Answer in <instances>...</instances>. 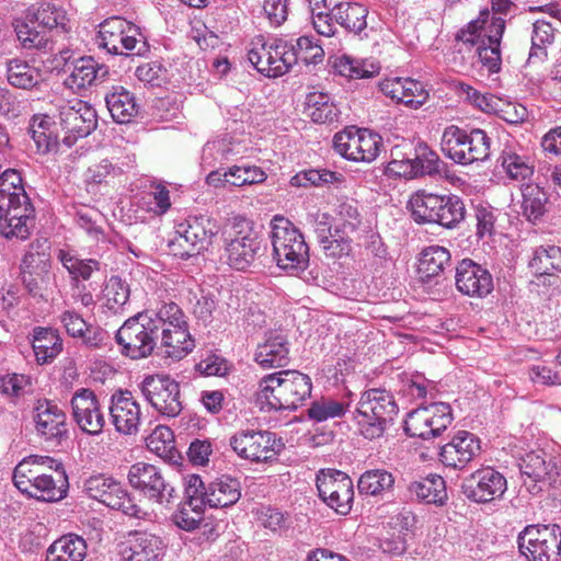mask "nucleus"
Here are the masks:
<instances>
[{
	"instance_id": "nucleus-47",
	"label": "nucleus",
	"mask_w": 561,
	"mask_h": 561,
	"mask_svg": "<svg viewBox=\"0 0 561 561\" xmlns=\"http://www.w3.org/2000/svg\"><path fill=\"white\" fill-rule=\"evenodd\" d=\"M413 170L409 179L422 175H435L442 172L443 161L438 154L433 151L425 142H417L413 147Z\"/></svg>"
},
{
	"instance_id": "nucleus-60",
	"label": "nucleus",
	"mask_w": 561,
	"mask_h": 561,
	"mask_svg": "<svg viewBox=\"0 0 561 561\" xmlns=\"http://www.w3.org/2000/svg\"><path fill=\"white\" fill-rule=\"evenodd\" d=\"M37 24L28 16L27 22L18 23L15 33L21 45L25 49H44L47 47L49 39L46 31L37 30Z\"/></svg>"
},
{
	"instance_id": "nucleus-44",
	"label": "nucleus",
	"mask_w": 561,
	"mask_h": 561,
	"mask_svg": "<svg viewBox=\"0 0 561 561\" xmlns=\"http://www.w3.org/2000/svg\"><path fill=\"white\" fill-rule=\"evenodd\" d=\"M499 160L507 178L512 181L524 183L534 174V164L529 158L518 153L512 147H505Z\"/></svg>"
},
{
	"instance_id": "nucleus-31",
	"label": "nucleus",
	"mask_w": 561,
	"mask_h": 561,
	"mask_svg": "<svg viewBox=\"0 0 561 561\" xmlns=\"http://www.w3.org/2000/svg\"><path fill=\"white\" fill-rule=\"evenodd\" d=\"M404 497L409 501L424 502L443 506L448 500L446 482L438 474H428L407 483Z\"/></svg>"
},
{
	"instance_id": "nucleus-59",
	"label": "nucleus",
	"mask_w": 561,
	"mask_h": 561,
	"mask_svg": "<svg viewBox=\"0 0 561 561\" xmlns=\"http://www.w3.org/2000/svg\"><path fill=\"white\" fill-rule=\"evenodd\" d=\"M341 179L342 174L337 172H333L327 169H309L300 171L299 173L294 175L290 179V184L297 187H321L328 184L340 182Z\"/></svg>"
},
{
	"instance_id": "nucleus-10",
	"label": "nucleus",
	"mask_w": 561,
	"mask_h": 561,
	"mask_svg": "<svg viewBox=\"0 0 561 561\" xmlns=\"http://www.w3.org/2000/svg\"><path fill=\"white\" fill-rule=\"evenodd\" d=\"M485 21H472L467 28L457 33V39L463 44L477 46L476 54L479 61L490 73L501 69L500 41L505 30V20L493 18L489 26V33H483L482 23Z\"/></svg>"
},
{
	"instance_id": "nucleus-2",
	"label": "nucleus",
	"mask_w": 561,
	"mask_h": 561,
	"mask_svg": "<svg viewBox=\"0 0 561 561\" xmlns=\"http://www.w3.org/2000/svg\"><path fill=\"white\" fill-rule=\"evenodd\" d=\"M399 407L393 394L382 388L364 391L357 402L354 420L367 439L381 437L393 425Z\"/></svg>"
},
{
	"instance_id": "nucleus-15",
	"label": "nucleus",
	"mask_w": 561,
	"mask_h": 561,
	"mask_svg": "<svg viewBox=\"0 0 561 561\" xmlns=\"http://www.w3.org/2000/svg\"><path fill=\"white\" fill-rule=\"evenodd\" d=\"M84 490L91 499L122 511L125 515L142 518L146 513L135 503L121 482L104 474L92 476L84 482Z\"/></svg>"
},
{
	"instance_id": "nucleus-1",
	"label": "nucleus",
	"mask_w": 561,
	"mask_h": 561,
	"mask_svg": "<svg viewBox=\"0 0 561 561\" xmlns=\"http://www.w3.org/2000/svg\"><path fill=\"white\" fill-rule=\"evenodd\" d=\"M312 382L298 370H279L263 377L259 385L257 401L268 410H297L310 397Z\"/></svg>"
},
{
	"instance_id": "nucleus-36",
	"label": "nucleus",
	"mask_w": 561,
	"mask_h": 561,
	"mask_svg": "<svg viewBox=\"0 0 561 561\" xmlns=\"http://www.w3.org/2000/svg\"><path fill=\"white\" fill-rule=\"evenodd\" d=\"M12 197L7 195L0 196V218L9 217V220H18V225L22 222L18 232L20 234L26 233L27 229H33L35 225L34 208L30 203L26 194H21Z\"/></svg>"
},
{
	"instance_id": "nucleus-17",
	"label": "nucleus",
	"mask_w": 561,
	"mask_h": 561,
	"mask_svg": "<svg viewBox=\"0 0 561 561\" xmlns=\"http://www.w3.org/2000/svg\"><path fill=\"white\" fill-rule=\"evenodd\" d=\"M140 390L150 405L167 417L178 416L182 409L180 383L168 375H148L140 383Z\"/></svg>"
},
{
	"instance_id": "nucleus-49",
	"label": "nucleus",
	"mask_w": 561,
	"mask_h": 561,
	"mask_svg": "<svg viewBox=\"0 0 561 561\" xmlns=\"http://www.w3.org/2000/svg\"><path fill=\"white\" fill-rule=\"evenodd\" d=\"M523 195V215L533 224L538 222L546 213V204L548 201L545 191L537 184L527 183L522 186Z\"/></svg>"
},
{
	"instance_id": "nucleus-56",
	"label": "nucleus",
	"mask_w": 561,
	"mask_h": 561,
	"mask_svg": "<svg viewBox=\"0 0 561 561\" xmlns=\"http://www.w3.org/2000/svg\"><path fill=\"white\" fill-rule=\"evenodd\" d=\"M348 401H337L332 398L322 397L311 403L308 409V416L314 422H324L330 419L341 417L350 407Z\"/></svg>"
},
{
	"instance_id": "nucleus-64",
	"label": "nucleus",
	"mask_w": 561,
	"mask_h": 561,
	"mask_svg": "<svg viewBox=\"0 0 561 561\" xmlns=\"http://www.w3.org/2000/svg\"><path fill=\"white\" fill-rule=\"evenodd\" d=\"M122 173L123 170L121 167L114 164L108 159H103L87 170L85 180L90 184L108 183L111 180L119 176Z\"/></svg>"
},
{
	"instance_id": "nucleus-63",
	"label": "nucleus",
	"mask_w": 561,
	"mask_h": 561,
	"mask_svg": "<svg viewBox=\"0 0 561 561\" xmlns=\"http://www.w3.org/2000/svg\"><path fill=\"white\" fill-rule=\"evenodd\" d=\"M554 38V28L551 23L538 20L533 25L531 49L529 57L545 55V47Z\"/></svg>"
},
{
	"instance_id": "nucleus-43",
	"label": "nucleus",
	"mask_w": 561,
	"mask_h": 561,
	"mask_svg": "<svg viewBox=\"0 0 561 561\" xmlns=\"http://www.w3.org/2000/svg\"><path fill=\"white\" fill-rule=\"evenodd\" d=\"M528 267L537 276L560 272L561 248L554 244H543L535 248Z\"/></svg>"
},
{
	"instance_id": "nucleus-30",
	"label": "nucleus",
	"mask_w": 561,
	"mask_h": 561,
	"mask_svg": "<svg viewBox=\"0 0 561 561\" xmlns=\"http://www.w3.org/2000/svg\"><path fill=\"white\" fill-rule=\"evenodd\" d=\"M129 537L128 547L122 552L124 561H160L163 557L167 546L160 536L135 531Z\"/></svg>"
},
{
	"instance_id": "nucleus-33",
	"label": "nucleus",
	"mask_w": 561,
	"mask_h": 561,
	"mask_svg": "<svg viewBox=\"0 0 561 561\" xmlns=\"http://www.w3.org/2000/svg\"><path fill=\"white\" fill-rule=\"evenodd\" d=\"M69 483L62 462L59 466L46 467L43 470L30 497L43 502H58L66 497Z\"/></svg>"
},
{
	"instance_id": "nucleus-58",
	"label": "nucleus",
	"mask_w": 561,
	"mask_h": 561,
	"mask_svg": "<svg viewBox=\"0 0 561 561\" xmlns=\"http://www.w3.org/2000/svg\"><path fill=\"white\" fill-rule=\"evenodd\" d=\"M413 147L412 144H402L391 149V160L388 162L386 169L387 174L409 179L413 170V163L411 162L413 158Z\"/></svg>"
},
{
	"instance_id": "nucleus-24",
	"label": "nucleus",
	"mask_w": 561,
	"mask_h": 561,
	"mask_svg": "<svg viewBox=\"0 0 561 561\" xmlns=\"http://www.w3.org/2000/svg\"><path fill=\"white\" fill-rule=\"evenodd\" d=\"M70 405L72 420L83 433L98 436L103 432L105 417L94 391L89 388L76 390Z\"/></svg>"
},
{
	"instance_id": "nucleus-20",
	"label": "nucleus",
	"mask_w": 561,
	"mask_h": 561,
	"mask_svg": "<svg viewBox=\"0 0 561 561\" xmlns=\"http://www.w3.org/2000/svg\"><path fill=\"white\" fill-rule=\"evenodd\" d=\"M234 453L252 462H263L275 458L284 448L280 438L268 431H241L230 438Z\"/></svg>"
},
{
	"instance_id": "nucleus-54",
	"label": "nucleus",
	"mask_w": 561,
	"mask_h": 561,
	"mask_svg": "<svg viewBox=\"0 0 561 561\" xmlns=\"http://www.w3.org/2000/svg\"><path fill=\"white\" fill-rule=\"evenodd\" d=\"M147 447L160 457H165L169 461L176 463L180 455L174 453V435L170 427L159 425L146 438Z\"/></svg>"
},
{
	"instance_id": "nucleus-40",
	"label": "nucleus",
	"mask_w": 561,
	"mask_h": 561,
	"mask_svg": "<svg viewBox=\"0 0 561 561\" xmlns=\"http://www.w3.org/2000/svg\"><path fill=\"white\" fill-rule=\"evenodd\" d=\"M105 102L112 118L119 124L131 122L139 111L134 94L123 87H113Z\"/></svg>"
},
{
	"instance_id": "nucleus-26",
	"label": "nucleus",
	"mask_w": 561,
	"mask_h": 561,
	"mask_svg": "<svg viewBox=\"0 0 561 561\" xmlns=\"http://www.w3.org/2000/svg\"><path fill=\"white\" fill-rule=\"evenodd\" d=\"M108 410L116 432L123 435H136L139 432L142 413L131 392L119 390L113 393Z\"/></svg>"
},
{
	"instance_id": "nucleus-4",
	"label": "nucleus",
	"mask_w": 561,
	"mask_h": 561,
	"mask_svg": "<svg viewBox=\"0 0 561 561\" xmlns=\"http://www.w3.org/2000/svg\"><path fill=\"white\" fill-rule=\"evenodd\" d=\"M224 236L227 262L234 270L245 271L265 253V245L254 222L245 217H233Z\"/></svg>"
},
{
	"instance_id": "nucleus-3",
	"label": "nucleus",
	"mask_w": 561,
	"mask_h": 561,
	"mask_svg": "<svg viewBox=\"0 0 561 561\" xmlns=\"http://www.w3.org/2000/svg\"><path fill=\"white\" fill-rule=\"evenodd\" d=\"M268 238L276 265L285 271L300 272L309 265V247L304 234L287 218L276 215L271 219Z\"/></svg>"
},
{
	"instance_id": "nucleus-61",
	"label": "nucleus",
	"mask_w": 561,
	"mask_h": 561,
	"mask_svg": "<svg viewBox=\"0 0 561 561\" xmlns=\"http://www.w3.org/2000/svg\"><path fill=\"white\" fill-rule=\"evenodd\" d=\"M28 16L33 19L34 23H36L37 26H41L44 31L59 26L62 28L65 27V11L50 2L42 3L38 8L33 9Z\"/></svg>"
},
{
	"instance_id": "nucleus-37",
	"label": "nucleus",
	"mask_w": 561,
	"mask_h": 561,
	"mask_svg": "<svg viewBox=\"0 0 561 561\" xmlns=\"http://www.w3.org/2000/svg\"><path fill=\"white\" fill-rule=\"evenodd\" d=\"M286 48L282 53L287 66V72L298 61L305 65H317L323 60L324 51L320 45L313 43L308 36H300L296 39L286 38Z\"/></svg>"
},
{
	"instance_id": "nucleus-39",
	"label": "nucleus",
	"mask_w": 561,
	"mask_h": 561,
	"mask_svg": "<svg viewBox=\"0 0 561 561\" xmlns=\"http://www.w3.org/2000/svg\"><path fill=\"white\" fill-rule=\"evenodd\" d=\"M367 8L357 2H334L331 8V16L334 18V22L353 33H359L367 26Z\"/></svg>"
},
{
	"instance_id": "nucleus-21",
	"label": "nucleus",
	"mask_w": 561,
	"mask_h": 561,
	"mask_svg": "<svg viewBox=\"0 0 561 561\" xmlns=\"http://www.w3.org/2000/svg\"><path fill=\"white\" fill-rule=\"evenodd\" d=\"M36 435L46 443L59 446L68 439V423L65 411L46 398L37 399L32 410Z\"/></svg>"
},
{
	"instance_id": "nucleus-29",
	"label": "nucleus",
	"mask_w": 561,
	"mask_h": 561,
	"mask_svg": "<svg viewBox=\"0 0 561 561\" xmlns=\"http://www.w3.org/2000/svg\"><path fill=\"white\" fill-rule=\"evenodd\" d=\"M59 466V460L50 456L30 455L23 458L13 470V483L20 492L32 495L34 486L46 467Z\"/></svg>"
},
{
	"instance_id": "nucleus-9",
	"label": "nucleus",
	"mask_w": 561,
	"mask_h": 561,
	"mask_svg": "<svg viewBox=\"0 0 561 561\" xmlns=\"http://www.w3.org/2000/svg\"><path fill=\"white\" fill-rule=\"evenodd\" d=\"M161 335L152 322L150 311L128 318L115 334L122 354L133 359L146 358L154 351Z\"/></svg>"
},
{
	"instance_id": "nucleus-38",
	"label": "nucleus",
	"mask_w": 561,
	"mask_h": 561,
	"mask_svg": "<svg viewBox=\"0 0 561 561\" xmlns=\"http://www.w3.org/2000/svg\"><path fill=\"white\" fill-rule=\"evenodd\" d=\"M240 496L239 480L222 476L208 484L207 492H204V502L210 507L224 508L234 505Z\"/></svg>"
},
{
	"instance_id": "nucleus-35",
	"label": "nucleus",
	"mask_w": 561,
	"mask_h": 561,
	"mask_svg": "<svg viewBox=\"0 0 561 561\" xmlns=\"http://www.w3.org/2000/svg\"><path fill=\"white\" fill-rule=\"evenodd\" d=\"M58 123L48 115H34L28 125V134L41 154L57 152L60 141Z\"/></svg>"
},
{
	"instance_id": "nucleus-7",
	"label": "nucleus",
	"mask_w": 561,
	"mask_h": 561,
	"mask_svg": "<svg viewBox=\"0 0 561 561\" xmlns=\"http://www.w3.org/2000/svg\"><path fill=\"white\" fill-rule=\"evenodd\" d=\"M440 146L447 158L461 165L485 161L491 154V138L480 128L468 133L458 126H448L443 133Z\"/></svg>"
},
{
	"instance_id": "nucleus-41",
	"label": "nucleus",
	"mask_w": 561,
	"mask_h": 561,
	"mask_svg": "<svg viewBox=\"0 0 561 561\" xmlns=\"http://www.w3.org/2000/svg\"><path fill=\"white\" fill-rule=\"evenodd\" d=\"M85 556V540L78 535L68 534L49 546L46 561H83Z\"/></svg>"
},
{
	"instance_id": "nucleus-13",
	"label": "nucleus",
	"mask_w": 561,
	"mask_h": 561,
	"mask_svg": "<svg viewBox=\"0 0 561 561\" xmlns=\"http://www.w3.org/2000/svg\"><path fill=\"white\" fill-rule=\"evenodd\" d=\"M139 36L140 30L134 23L121 16H112L99 25L95 44L111 55L128 56V51L139 55Z\"/></svg>"
},
{
	"instance_id": "nucleus-23",
	"label": "nucleus",
	"mask_w": 561,
	"mask_h": 561,
	"mask_svg": "<svg viewBox=\"0 0 561 561\" xmlns=\"http://www.w3.org/2000/svg\"><path fill=\"white\" fill-rule=\"evenodd\" d=\"M460 488L469 501L482 504L502 497L507 489V481L500 471L485 467L463 478Z\"/></svg>"
},
{
	"instance_id": "nucleus-48",
	"label": "nucleus",
	"mask_w": 561,
	"mask_h": 561,
	"mask_svg": "<svg viewBox=\"0 0 561 561\" xmlns=\"http://www.w3.org/2000/svg\"><path fill=\"white\" fill-rule=\"evenodd\" d=\"M33 351L39 364L53 360L62 350V342L59 335L50 330L38 328L33 339Z\"/></svg>"
},
{
	"instance_id": "nucleus-22",
	"label": "nucleus",
	"mask_w": 561,
	"mask_h": 561,
	"mask_svg": "<svg viewBox=\"0 0 561 561\" xmlns=\"http://www.w3.org/2000/svg\"><path fill=\"white\" fill-rule=\"evenodd\" d=\"M523 477L530 480H524L528 491L536 494L546 486L557 488L561 485V469L553 457L543 450H536L526 454L518 463Z\"/></svg>"
},
{
	"instance_id": "nucleus-53",
	"label": "nucleus",
	"mask_w": 561,
	"mask_h": 561,
	"mask_svg": "<svg viewBox=\"0 0 561 561\" xmlns=\"http://www.w3.org/2000/svg\"><path fill=\"white\" fill-rule=\"evenodd\" d=\"M336 225L334 230L354 234L362 225V215L358 210V203L354 199L339 202L335 208Z\"/></svg>"
},
{
	"instance_id": "nucleus-12",
	"label": "nucleus",
	"mask_w": 561,
	"mask_h": 561,
	"mask_svg": "<svg viewBox=\"0 0 561 561\" xmlns=\"http://www.w3.org/2000/svg\"><path fill=\"white\" fill-rule=\"evenodd\" d=\"M127 478L130 486L150 502L161 506L173 503L175 489L159 467L144 461L136 462L130 466Z\"/></svg>"
},
{
	"instance_id": "nucleus-28",
	"label": "nucleus",
	"mask_w": 561,
	"mask_h": 561,
	"mask_svg": "<svg viewBox=\"0 0 561 561\" xmlns=\"http://www.w3.org/2000/svg\"><path fill=\"white\" fill-rule=\"evenodd\" d=\"M480 453V440L476 435L459 431L440 448V461L454 469H462Z\"/></svg>"
},
{
	"instance_id": "nucleus-6",
	"label": "nucleus",
	"mask_w": 561,
	"mask_h": 561,
	"mask_svg": "<svg viewBox=\"0 0 561 561\" xmlns=\"http://www.w3.org/2000/svg\"><path fill=\"white\" fill-rule=\"evenodd\" d=\"M409 205L412 218L417 224H437L453 229L466 217L463 201L454 194L417 192L411 197Z\"/></svg>"
},
{
	"instance_id": "nucleus-8",
	"label": "nucleus",
	"mask_w": 561,
	"mask_h": 561,
	"mask_svg": "<svg viewBox=\"0 0 561 561\" xmlns=\"http://www.w3.org/2000/svg\"><path fill=\"white\" fill-rule=\"evenodd\" d=\"M218 231L216 220L209 216L188 217L176 226L175 236L168 247L172 255L185 260L207 250Z\"/></svg>"
},
{
	"instance_id": "nucleus-52",
	"label": "nucleus",
	"mask_w": 561,
	"mask_h": 561,
	"mask_svg": "<svg viewBox=\"0 0 561 561\" xmlns=\"http://www.w3.org/2000/svg\"><path fill=\"white\" fill-rule=\"evenodd\" d=\"M244 147L230 138H221L214 141H208L203 148V161L209 163L208 159L211 157L219 163L233 161L239 156L243 154Z\"/></svg>"
},
{
	"instance_id": "nucleus-34",
	"label": "nucleus",
	"mask_w": 561,
	"mask_h": 561,
	"mask_svg": "<svg viewBox=\"0 0 561 561\" xmlns=\"http://www.w3.org/2000/svg\"><path fill=\"white\" fill-rule=\"evenodd\" d=\"M108 67L93 57H81L72 64L66 84L72 90H81L103 83L108 78Z\"/></svg>"
},
{
	"instance_id": "nucleus-45",
	"label": "nucleus",
	"mask_w": 561,
	"mask_h": 561,
	"mask_svg": "<svg viewBox=\"0 0 561 561\" xmlns=\"http://www.w3.org/2000/svg\"><path fill=\"white\" fill-rule=\"evenodd\" d=\"M57 257L69 273L76 288H79L80 280H89L94 272L100 271V262L94 259H80L65 250H59Z\"/></svg>"
},
{
	"instance_id": "nucleus-55",
	"label": "nucleus",
	"mask_w": 561,
	"mask_h": 561,
	"mask_svg": "<svg viewBox=\"0 0 561 561\" xmlns=\"http://www.w3.org/2000/svg\"><path fill=\"white\" fill-rule=\"evenodd\" d=\"M334 67L341 76L352 79L373 78L380 70V67L373 61L356 60L345 55L335 60Z\"/></svg>"
},
{
	"instance_id": "nucleus-14",
	"label": "nucleus",
	"mask_w": 561,
	"mask_h": 561,
	"mask_svg": "<svg viewBox=\"0 0 561 561\" xmlns=\"http://www.w3.org/2000/svg\"><path fill=\"white\" fill-rule=\"evenodd\" d=\"M47 240L31 243L21 263V279L30 295L43 297L50 284V253Z\"/></svg>"
},
{
	"instance_id": "nucleus-18",
	"label": "nucleus",
	"mask_w": 561,
	"mask_h": 561,
	"mask_svg": "<svg viewBox=\"0 0 561 561\" xmlns=\"http://www.w3.org/2000/svg\"><path fill=\"white\" fill-rule=\"evenodd\" d=\"M316 485L319 497L340 515H347L353 506L354 484L348 474L336 469H321Z\"/></svg>"
},
{
	"instance_id": "nucleus-27",
	"label": "nucleus",
	"mask_w": 561,
	"mask_h": 561,
	"mask_svg": "<svg viewBox=\"0 0 561 561\" xmlns=\"http://www.w3.org/2000/svg\"><path fill=\"white\" fill-rule=\"evenodd\" d=\"M455 283L462 295L477 298L486 297L494 287L491 273L470 259L458 263Z\"/></svg>"
},
{
	"instance_id": "nucleus-62",
	"label": "nucleus",
	"mask_w": 561,
	"mask_h": 561,
	"mask_svg": "<svg viewBox=\"0 0 561 561\" xmlns=\"http://www.w3.org/2000/svg\"><path fill=\"white\" fill-rule=\"evenodd\" d=\"M129 294V286L121 277L112 276L104 289L106 307L114 313L119 312L128 302Z\"/></svg>"
},
{
	"instance_id": "nucleus-57",
	"label": "nucleus",
	"mask_w": 561,
	"mask_h": 561,
	"mask_svg": "<svg viewBox=\"0 0 561 561\" xmlns=\"http://www.w3.org/2000/svg\"><path fill=\"white\" fill-rule=\"evenodd\" d=\"M360 128L347 127L344 130L336 133L333 138V147L335 151L347 160L360 162L359 156V140Z\"/></svg>"
},
{
	"instance_id": "nucleus-25",
	"label": "nucleus",
	"mask_w": 561,
	"mask_h": 561,
	"mask_svg": "<svg viewBox=\"0 0 561 561\" xmlns=\"http://www.w3.org/2000/svg\"><path fill=\"white\" fill-rule=\"evenodd\" d=\"M286 47V38H276L271 44L257 39L252 43L248 59L260 73L268 78H277L287 73L285 56L282 54Z\"/></svg>"
},
{
	"instance_id": "nucleus-32",
	"label": "nucleus",
	"mask_w": 561,
	"mask_h": 561,
	"mask_svg": "<svg viewBox=\"0 0 561 561\" xmlns=\"http://www.w3.org/2000/svg\"><path fill=\"white\" fill-rule=\"evenodd\" d=\"M255 363L263 369L282 368L289 363V342L279 332H270L259 344L254 354Z\"/></svg>"
},
{
	"instance_id": "nucleus-46",
	"label": "nucleus",
	"mask_w": 561,
	"mask_h": 561,
	"mask_svg": "<svg viewBox=\"0 0 561 561\" xmlns=\"http://www.w3.org/2000/svg\"><path fill=\"white\" fill-rule=\"evenodd\" d=\"M393 485L394 477L386 469L366 470L357 482L358 492L370 496H382L391 491Z\"/></svg>"
},
{
	"instance_id": "nucleus-42",
	"label": "nucleus",
	"mask_w": 561,
	"mask_h": 561,
	"mask_svg": "<svg viewBox=\"0 0 561 561\" xmlns=\"http://www.w3.org/2000/svg\"><path fill=\"white\" fill-rule=\"evenodd\" d=\"M7 79L12 87L23 90H31L43 80L38 68L19 58L7 61Z\"/></svg>"
},
{
	"instance_id": "nucleus-51",
	"label": "nucleus",
	"mask_w": 561,
	"mask_h": 561,
	"mask_svg": "<svg viewBox=\"0 0 561 561\" xmlns=\"http://www.w3.org/2000/svg\"><path fill=\"white\" fill-rule=\"evenodd\" d=\"M308 115L314 123L325 124L337 118V108L328 93L313 91L307 94Z\"/></svg>"
},
{
	"instance_id": "nucleus-50",
	"label": "nucleus",
	"mask_w": 561,
	"mask_h": 561,
	"mask_svg": "<svg viewBox=\"0 0 561 561\" xmlns=\"http://www.w3.org/2000/svg\"><path fill=\"white\" fill-rule=\"evenodd\" d=\"M449 265L450 253L444 247L431 245L421 252L419 272L426 278L438 276Z\"/></svg>"
},
{
	"instance_id": "nucleus-16",
	"label": "nucleus",
	"mask_w": 561,
	"mask_h": 561,
	"mask_svg": "<svg viewBox=\"0 0 561 561\" xmlns=\"http://www.w3.org/2000/svg\"><path fill=\"white\" fill-rule=\"evenodd\" d=\"M58 125L65 133L61 142L70 148L79 138L89 136L98 125L95 110L82 100H73L58 107Z\"/></svg>"
},
{
	"instance_id": "nucleus-5",
	"label": "nucleus",
	"mask_w": 561,
	"mask_h": 561,
	"mask_svg": "<svg viewBox=\"0 0 561 561\" xmlns=\"http://www.w3.org/2000/svg\"><path fill=\"white\" fill-rule=\"evenodd\" d=\"M150 314L161 335L165 356L180 360L194 350L195 341L188 332L187 317L179 305L163 302Z\"/></svg>"
},
{
	"instance_id": "nucleus-19",
	"label": "nucleus",
	"mask_w": 561,
	"mask_h": 561,
	"mask_svg": "<svg viewBox=\"0 0 561 561\" xmlns=\"http://www.w3.org/2000/svg\"><path fill=\"white\" fill-rule=\"evenodd\" d=\"M453 420V411L448 403L434 402L410 412L404 430L412 437L430 439L439 436Z\"/></svg>"
},
{
	"instance_id": "nucleus-11",
	"label": "nucleus",
	"mask_w": 561,
	"mask_h": 561,
	"mask_svg": "<svg viewBox=\"0 0 561 561\" xmlns=\"http://www.w3.org/2000/svg\"><path fill=\"white\" fill-rule=\"evenodd\" d=\"M517 542L528 561H561V527L557 524L528 525Z\"/></svg>"
}]
</instances>
